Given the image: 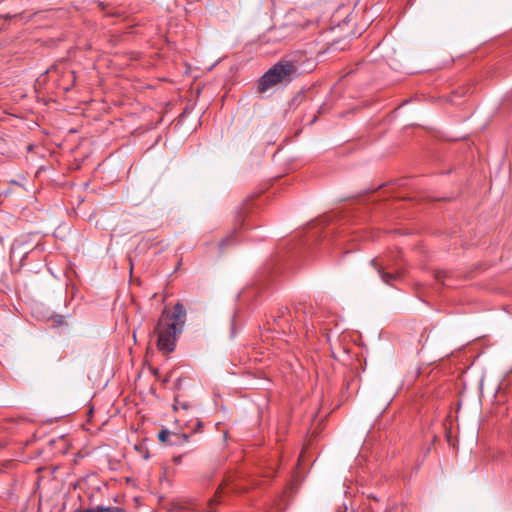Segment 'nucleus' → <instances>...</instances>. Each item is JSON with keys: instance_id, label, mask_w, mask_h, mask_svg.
<instances>
[{"instance_id": "nucleus-3", "label": "nucleus", "mask_w": 512, "mask_h": 512, "mask_svg": "<svg viewBox=\"0 0 512 512\" xmlns=\"http://www.w3.org/2000/svg\"><path fill=\"white\" fill-rule=\"evenodd\" d=\"M370 265L381 281L389 286L402 281L406 274V265L401 251L397 252L396 257L385 255L373 258Z\"/></svg>"}, {"instance_id": "nucleus-7", "label": "nucleus", "mask_w": 512, "mask_h": 512, "mask_svg": "<svg viewBox=\"0 0 512 512\" xmlns=\"http://www.w3.org/2000/svg\"><path fill=\"white\" fill-rule=\"evenodd\" d=\"M202 428V423L200 421H197L196 427L193 429L194 432L200 431Z\"/></svg>"}, {"instance_id": "nucleus-1", "label": "nucleus", "mask_w": 512, "mask_h": 512, "mask_svg": "<svg viewBox=\"0 0 512 512\" xmlns=\"http://www.w3.org/2000/svg\"><path fill=\"white\" fill-rule=\"evenodd\" d=\"M313 68V59L304 51L291 52L259 78L257 89L263 93L277 85H288L303 73L312 71Z\"/></svg>"}, {"instance_id": "nucleus-5", "label": "nucleus", "mask_w": 512, "mask_h": 512, "mask_svg": "<svg viewBox=\"0 0 512 512\" xmlns=\"http://www.w3.org/2000/svg\"><path fill=\"white\" fill-rule=\"evenodd\" d=\"M78 512H125V510L119 506H96L89 509L79 510Z\"/></svg>"}, {"instance_id": "nucleus-8", "label": "nucleus", "mask_w": 512, "mask_h": 512, "mask_svg": "<svg viewBox=\"0 0 512 512\" xmlns=\"http://www.w3.org/2000/svg\"><path fill=\"white\" fill-rule=\"evenodd\" d=\"M173 461H174L176 464H180V463H181V461H182V456L180 455V456H176V457H174Z\"/></svg>"}, {"instance_id": "nucleus-6", "label": "nucleus", "mask_w": 512, "mask_h": 512, "mask_svg": "<svg viewBox=\"0 0 512 512\" xmlns=\"http://www.w3.org/2000/svg\"><path fill=\"white\" fill-rule=\"evenodd\" d=\"M463 96V93L462 94H458L457 92L454 93L452 96H450L449 98H447V101H449L450 103L454 104V105H459L460 102L458 101L457 98L459 97H462Z\"/></svg>"}, {"instance_id": "nucleus-2", "label": "nucleus", "mask_w": 512, "mask_h": 512, "mask_svg": "<svg viewBox=\"0 0 512 512\" xmlns=\"http://www.w3.org/2000/svg\"><path fill=\"white\" fill-rule=\"evenodd\" d=\"M186 321V310L181 302H177L172 312L164 309L155 327L157 334V347L160 351L171 353L174 351L177 336L183 331Z\"/></svg>"}, {"instance_id": "nucleus-4", "label": "nucleus", "mask_w": 512, "mask_h": 512, "mask_svg": "<svg viewBox=\"0 0 512 512\" xmlns=\"http://www.w3.org/2000/svg\"><path fill=\"white\" fill-rule=\"evenodd\" d=\"M171 436H174L177 439L181 438L183 440V442H187L188 438H189V435L186 433L176 434V433H171L170 431H168L166 429H163L159 432L158 438L161 442H167Z\"/></svg>"}, {"instance_id": "nucleus-9", "label": "nucleus", "mask_w": 512, "mask_h": 512, "mask_svg": "<svg viewBox=\"0 0 512 512\" xmlns=\"http://www.w3.org/2000/svg\"><path fill=\"white\" fill-rule=\"evenodd\" d=\"M439 280H441L444 284H445V279L440 277V276H437Z\"/></svg>"}]
</instances>
